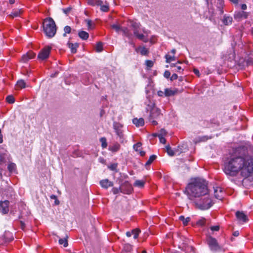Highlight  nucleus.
I'll use <instances>...</instances> for the list:
<instances>
[{
  "label": "nucleus",
  "instance_id": "f257e3e1",
  "mask_svg": "<svg viewBox=\"0 0 253 253\" xmlns=\"http://www.w3.org/2000/svg\"><path fill=\"white\" fill-rule=\"evenodd\" d=\"M240 149H237L224 162L223 171L230 176H235L240 171L245 177L249 176L253 172V157L249 155L242 154Z\"/></svg>",
  "mask_w": 253,
  "mask_h": 253
},
{
  "label": "nucleus",
  "instance_id": "f03ea898",
  "mask_svg": "<svg viewBox=\"0 0 253 253\" xmlns=\"http://www.w3.org/2000/svg\"><path fill=\"white\" fill-rule=\"evenodd\" d=\"M187 194L190 200L194 198L206 195L209 190L206 181L202 179L195 178L186 188Z\"/></svg>",
  "mask_w": 253,
  "mask_h": 253
},
{
  "label": "nucleus",
  "instance_id": "7ed1b4c3",
  "mask_svg": "<svg viewBox=\"0 0 253 253\" xmlns=\"http://www.w3.org/2000/svg\"><path fill=\"white\" fill-rule=\"evenodd\" d=\"M43 29L46 36L52 38L56 33V26L53 19L51 17L45 18L43 22Z\"/></svg>",
  "mask_w": 253,
  "mask_h": 253
},
{
  "label": "nucleus",
  "instance_id": "20e7f679",
  "mask_svg": "<svg viewBox=\"0 0 253 253\" xmlns=\"http://www.w3.org/2000/svg\"><path fill=\"white\" fill-rule=\"evenodd\" d=\"M206 242L211 251L218 252L222 251V247L219 245L217 240L211 236L207 237Z\"/></svg>",
  "mask_w": 253,
  "mask_h": 253
},
{
  "label": "nucleus",
  "instance_id": "39448f33",
  "mask_svg": "<svg viewBox=\"0 0 253 253\" xmlns=\"http://www.w3.org/2000/svg\"><path fill=\"white\" fill-rule=\"evenodd\" d=\"M204 198H202L200 200L196 203L198 207L203 210H208L213 205V203L208 195L204 196Z\"/></svg>",
  "mask_w": 253,
  "mask_h": 253
},
{
  "label": "nucleus",
  "instance_id": "423d86ee",
  "mask_svg": "<svg viewBox=\"0 0 253 253\" xmlns=\"http://www.w3.org/2000/svg\"><path fill=\"white\" fill-rule=\"evenodd\" d=\"M123 125L119 122H114L113 124V127L115 130L116 135L120 138L121 142L124 139V131L123 130Z\"/></svg>",
  "mask_w": 253,
  "mask_h": 253
},
{
  "label": "nucleus",
  "instance_id": "0eeeda50",
  "mask_svg": "<svg viewBox=\"0 0 253 253\" xmlns=\"http://www.w3.org/2000/svg\"><path fill=\"white\" fill-rule=\"evenodd\" d=\"M51 47L47 46L42 48L39 53L38 58L41 60H44L47 59L50 54Z\"/></svg>",
  "mask_w": 253,
  "mask_h": 253
},
{
  "label": "nucleus",
  "instance_id": "6e6552de",
  "mask_svg": "<svg viewBox=\"0 0 253 253\" xmlns=\"http://www.w3.org/2000/svg\"><path fill=\"white\" fill-rule=\"evenodd\" d=\"M122 188L121 193L126 194H129L132 191L131 185L128 181H125L121 185Z\"/></svg>",
  "mask_w": 253,
  "mask_h": 253
},
{
  "label": "nucleus",
  "instance_id": "1a4fd4ad",
  "mask_svg": "<svg viewBox=\"0 0 253 253\" xmlns=\"http://www.w3.org/2000/svg\"><path fill=\"white\" fill-rule=\"evenodd\" d=\"M213 189L215 198L220 200H222L224 195L223 189L220 187H213Z\"/></svg>",
  "mask_w": 253,
  "mask_h": 253
},
{
  "label": "nucleus",
  "instance_id": "9d476101",
  "mask_svg": "<svg viewBox=\"0 0 253 253\" xmlns=\"http://www.w3.org/2000/svg\"><path fill=\"white\" fill-rule=\"evenodd\" d=\"M161 114L160 110L157 108H153L150 113L149 116V121H151V120L157 119Z\"/></svg>",
  "mask_w": 253,
  "mask_h": 253
},
{
  "label": "nucleus",
  "instance_id": "9b49d317",
  "mask_svg": "<svg viewBox=\"0 0 253 253\" xmlns=\"http://www.w3.org/2000/svg\"><path fill=\"white\" fill-rule=\"evenodd\" d=\"M9 201L7 200L0 202V211L3 214H6L9 211Z\"/></svg>",
  "mask_w": 253,
  "mask_h": 253
},
{
  "label": "nucleus",
  "instance_id": "f8f14e48",
  "mask_svg": "<svg viewBox=\"0 0 253 253\" xmlns=\"http://www.w3.org/2000/svg\"><path fill=\"white\" fill-rule=\"evenodd\" d=\"M236 216L239 221L243 222H246L248 220L247 215L243 211H237L236 212Z\"/></svg>",
  "mask_w": 253,
  "mask_h": 253
},
{
  "label": "nucleus",
  "instance_id": "ddd939ff",
  "mask_svg": "<svg viewBox=\"0 0 253 253\" xmlns=\"http://www.w3.org/2000/svg\"><path fill=\"white\" fill-rule=\"evenodd\" d=\"M36 55V54L32 51H29L27 54H24L22 57V61L23 62H27L30 59L33 58Z\"/></svg>",
  "mask_w": 253,
  "mask_h": 253
},
{
  "label": "nucleus",
  "instance_id": "4468645a",
  "mask_svg": "<svg viewBox=\"0 0 253 253\" xmlns=\"http://www.w3.org/2000/svg\"><path fill=\"white\" fill-rule=\"evenodd\" d=\"M248 16V13L243 11L236 12L234 14V18L237 20H240L242 18L246 19Z\"/></svg>",
  "mask_w": 253,
  "mask_h": 253
},
{
  "label": "nucleus",
  "instance_id": "2eb2a0df",
  "mask_svg": "<svg viewBox=\"0 0 253 253\" xmlns=\"http://www.w3.org/2000/svg\"><path fill=\"white\" fill-rule=\"evenodd\" d=\"M100 184L102 187L107 189L109 187L113 186V183L110 181L108 179L102 180L100 181Z\"/></svg>",
  "mask_w": 253,
  "mask_h": 253
},
{
  "label": "nucleus",
  "instance_id": "dca6fc26",
  "mask_svg": "<svg viewBox=\"0 0 253 253\" xmlns=\"http://www.w3.org/2000/svg\"><path fill=\"white\" fill-rule=\"evenodd\" d=\"M132 123L137 127L143 126L144 125V119L142 118H134L132 120Z\"/></svg>",
  "mask_w": 253,
  "mask_h": 253
},
{
  "label": "nucleus",
  "instance_id": "f3484780",
  "mask_svg": "<svg viewBox=\"0 0 253 253\" xmlns=\"http://www.w3.org/2000/svg\"><path fill=\"white\" fill-rule=\"evenodd\" d=\"M135 49L137 52H140L142 55H146L149 53L148 50L145 47L139 46L135 48Z\"/></svg>",
  "mask_w": 253,
  "mask_h": 253
},
{
  "label": "nucleus",
  "instance_id": "a211bd4d",
  "mask_svg": "<svg viewBox=\"0 0 253 253\" xmlns=\"http://www.w3.org/2000/svg\"><path fill=\"white\" fill-rule=\"evenodd\" d=\"M3 238L6 242H9L13 240L11 233L8 231L5 232L3 235Z\"/></svg>",
  "mask_w": 253,
  "mask_h": 253
},
{
  "label": "nucleus",
  "instance_id": "6ab92c4d",
  "mask_svg": "<svg viewBox=\"0 0 253 253\" xmlns=\"http://www.w3.org/2000/svg\"><path fill=\"white\" fill-rule=\"evenodd\" d=\"M122 31L123 32L124 35L129 39L131 40L132 39V34L127 28H123Z\"/></svg>",
  "mask_w": 253,
  "mask_h": 253
},
{
  "label": "nucleus",
  "instance_id": "aec40b11",
  "mask_svg": "<svg viewBox=\"0 0 253 253\" xmlns=\"http://www.w3.org/2000/svg\"><path fill=\"white\" fill-rule=\"evenodd\" d=\"M120 148V145L118 143H115L113 145L109 146V150L113 152H116L119 151Z\"/></svg>",
  "mask_w": 253,
  "mask_h": 253
},
{
  "label": "nucleus",
  "instance_id": "412c9836",
  "mask_svg": "<svg viewBox=\"0 0 253 253\" xmlns=\"http://www.w3.org/2000/svg\"><path fill=\"white\" fill-rule=\"evenodd\" d=\"M87 2L89 4L94 6V5H101L103 2L101 0H87Z\"/></svg>",
  "mask_w": 253,
  "mask_h": 253
},
{
  "label": "nucleus",
  "instance_id": "4be33fe9",
  "mask_svg": "<svg viewBox=\"0 0 253 253\" xmlns=\"http://www.w3.org/2000/svg\"><path fill=\"white\" fill-rule=\"evenodd\" d=\"M78 35L79 37L83 40H87L89 37L88 34L84 31H80L78 33Z\"/></svg>",
  "mask_w": 253,
  "mask_h": 253
},
{
  "label": "nucleus",
  "instance_id": "5701e85b",
  "mask_svg": "<svg viewBox=\"0 0 253 253\" xmlns=\"http://www.w3.org/2000/svg\"><path fill=\"white\" fill-rule=\"evenodd\" d=\"M69 47L71 49V52L75 53L77 52V48L78 47L79 44L77 43L74 44L72 43H68Z\"/></svg>",
  "mask_w": 253,
  "mask_h": 253
},
{
  "label": "nucleus",
  "instance_id": "b1692460",
  "mask_svg": "<svg viewBox=\"0 0 253 253\" xmlns=\"http://www.w3.org/2000/svg\"><path fill=\"white\" fill-rule=\"evenodd\" d=\"M176 92V91L175 90H171L169 88H166L165 89L164 94L166 96H171L174 95Z\"/></svg>",
  "mask_w": 253,
  "mask_h": 253
},
{
  "label": "nucleus",
  "instance_id": "393cba45",
  "mask_svg": "<svg viewBox=\"0 0 253 253\" xmlns=\"http://www.w3.org/2000/svg\"><path fill=\"white\" fill-rule=\"evenodd\" d=\"M179 219L182 222L183 225L185 226L187 225L188 222L190 221V218L189 217L185 218L183 215L180 216Z\"/></svg>",
  "mask_w": 253,
  "mask_h": 253
},
{
  "label": "nucleus",
  "instance_id": "a878e982",
  "mask_svg": "<svg viewBox=\"0 0 253 253\" xmlns=\"http://www.w3.org/2000/svg\"><path fill=\"white\" fill-rule=\"evenodd\" d=\"M68 237V236L66 235V237L65 238H64L63 239H60L59 240V244L63 245L64 247H67L68 245V241H67Z\"/></svg>",
  "mask_w": 253,
  "mask_h": 253
},
{
  "label": "nucleus",
  "instance_id": "bb28decb",
  "mask_svg": "<svg viewBox=\"0 0 253 253\" xmlns=\"http://www.w3.org/2000/svg\"><path fill=\"white\" fill-rule=\"evenodd\" d=\"M232 21V18L231 17L224 16V18L223 19V22L225 25H229V24H231Z\"/></svg>",
  "mask_w": 253,
  "mask_h": 253
},
{
  "label": "nucleus",
  "instance_id": "cd10ccee",
  "mask_svg": "<svg viewBox=\"0 0 253 253\" xmlns=\"http://www.w3.org/2000/svg\"><path fill=\"white\" fill-rule=\"evenodd\" d=\"M166 62L167 63H170L172 61H175L176 60V57L174 55L170 56L169 54H166L165 55Z\"/></svg>",
  "mask_w": 253,
  "mask_h": 253
},
{
  "label": "nucleus",
  "instance_id": "c85d7f7f",
  "mask_svg": "<svg viewBox=\"0 0 253 253\" xmlns=\"http://www.w3.org/2000/svg\"><path fill=\"white\" fill-rule=\"evenodd\" d=\"M157 156L155 155H152L150 157L148 160L147 161V162L145 164V166H149L150 165L152 162L156 159Z\"/></svg>",
  "mask_w": 253,
  "mask_h": 253
},
{
  "label": "nucleus",
  "instance_id": "c756f323",
  "mask_svg": "<svg viewBox=\"0 0 253 253\" xmlns=\"http://www.w3.org/2000/svg\"><path fill=\"white\" fill-rule=\"evenodd\" d=\"M154 136H158L161 143L165 144L166 142L165 138L162 136V134L155 133L153 134Z\"/></svg>",
  "mask_w": 253,
  "mask_h": 253
},
{
  "label": "nucleus",
  "instance_id": "7c9ffc66",
  "mask_svg": "<svg viewBox=\"0 0 253 253\" xmlns=\"http://www.w3.org/2000/svg\"><path fill=\"white\" fill-rule=\"evenodd\" d=\"M16 166L14 163H11L8 164L7 169L10 172L14 171L16 169Z\"/></svg>",
  "mask_w": 253,
  "mask_h": 253
},
{
  "label": "nucleus",
  "instance_id": "2f4dec72",
  "mask_svg": "<svg viewBox=\"0 0 253 253\" xmlns=\"http://www.w3.org/2000/svg\"><path fill=\"white\" fill-rule=\"evenodd\" d=\"M16 85L18 87L23 88L25 87L26 83L24 80H20L17 81Z\"/></svg>",
  "mask_w": 253,
  "mask_h": 253
},
{
  "label": "nucleus",
  "instance_id": "473e14b6",
  "mask_svg": "<svg viewBox=\"0 0 253 253\" xmlns=\"http://www.w3.org/2000/svg\"><path fill=\"white\" fill-rule=\"evenodd\" d=\"M100 142L101 143V146L103 148H106L107 147V143L105 137H101L100 139Z\"/></svg>",
  "mask_w": 253,
  "mask_h": 253
},
{
  "label": "nucleus",
  "instance_id": "72a5a7b5",
  "mask_svg": "<svg viewBox=\"0 0 253 253\" xmlns=\"http://www.w3.org/2000/svg\"><path fill=\"white\" fill-rule=\"evenodd\" d=\"M96 51L98 52H101L103 50V44L101 42H98L95 46Z\"/></svg>",
  "mask_w": 253,
  "mask_h": 253
},
{
  "label": "nucleus",
  "instance_id": "f704fd0d",
  "mask_svg": "<svg viewBox=\"0 0 253 253\" xmlns=\"http://www.w3.org/2000/svg\"><path fill=\"white\" fill-rule=\"evenodd\" d=\"M166 151L168 155L170 156H173L174 155V152L171 149V147L168 145L166 147Z\"/></svg>",
  "mask_w": 253,
  "mask_h": 253
},
{
  "label": "nucleus",
  "instance_id": "c9c22d12",
  "mask_svg": "<svg viewBox=\"0 0 253 253\" xmlns=\"http://www.w3.org/2000/svg\"><path fill=\"white\" fill-rule=\"evenodd\" d=\"M21 13L20 10H16L11 12L9 16L12 18L18 16Z\"/></svg>",
  "mask_w": 253,
  "mask_h": 253
},
{
  "label": "nucleus",
  "instance_id": "e433bc0d",
  "mask_svg": "<svg viewBox=\"0 0 253 253\" xmlns=\"http://www.w3.org/2000/svg\"><path fill=\"white\" fill-rule=\"evenodd\" d=\"M140 232V230L136 228L132 230V234L134 235L133 238L136 239L138 238L139 233Z\"/></svg>",
  "mask_w": 253,
  "mask_h": 253
},
{
  "label": "nucleus",
  "instance_id": "4c0bfd02",
  "mask_svg": "<svg viewBox=\"0 0 253 253\" xmlns=\"http://www.w3.org/2000/svg\"><path fill=\"white\" fill-rule=\"evenodd\" d=\"M144 181H143V180H137L135 181L134 185L135 186H137L139 187H143L144 186Z\"/></svg>",
  "mask_w": 253,
  "mask_h": 253
},
{
  "label": "nucleus",
  "instance_id": "58836bf2",
  "mask_svg": "<svg viewBox=\"0 0 253 253\" xmlns=\"http://www.w3.org/2000/svg\"><path fill=\"white\" fill-rule=\"evenodd\" d=\"M205 223L206 219L205 218L202 217L201 219H200L197 221L196 224L199 226H203L205 225Z\"/></svg>",
  "mask_w": 253,
  "mask_h": 253
},
{
  "label": "nucleus",
  "instance_id": "ea45409f",
  "mask_svg": "<svg viewBox=\"0 0 253 253\" xmlns=\"http://www.w3.org/2000/svg\"><path fill=\"white\" fill-rule=\"evenodd\" d=\"M6 101L10 104H12L15 102V99L12 95H8L6 98Z\"/></svg>",
  "mask_w": 253,
  "mask_h": 253
},
{
  "label": "nucleus",
  "instance_id": "a19ab883",
  "mask_svg": "<svg viewBox=\"0 0 253 253\" xmlns=\"http://www.w3.org/2000/svg\"><path fill=\"white\" fill-rule=\"evenodd\" d=\"M64 33L63 34V36H66V34H69L71 32V28L69 26H66L64 28Z\"/></svg>",
  "mask_w": 253,
  "mask_h": 253
},
{
  "label": "nucleus",
  "instance_id": "79ce46f5",
  "mask_svg": "<svg viewBox=\"0 0 253 253\" xmlns=\"http://www.w3.org/2000/svg\"><path fill=\"white\" fill-rule=\"evenodd\" d=\"M100 10L103 12H107L109 10V5L108 4H105L102 5V4L100 5Z\"/></svg>",
  "mask_w": 253,
  "mask_h": 253
},
{
  "label": "nucleus",
  "instance_id": "37998d69",
  "mask_svg": "<svg viewBox=\"0 0 253 253\" xmlns=\"http://www.w3.org/2000/svg\"><path fill=\"white\" fill-rule=\"evenodd\" d=\"M111 27L112 29H114L117 32H118L120 30L122 31V29H123V28L121 27L120 26H119L118 24L112 25Z\"/></svg>",
  "mask_w": 253,
  "mask_h": 253
},
{
  "label": "nucleus",
  "instance_id": "c03bdc74",
  "mask_svg": "<svg viewBox=\"0 0 253 253\" xmlns=\"http://www.w3.org/2000/svg\"><path fill=\"white\" fill-rule=\"evenodd\" d=\"M112 191L114 194H117L121 192L122 188H121V186L119 188L114 187L112 188Z\"/></svg>",
  "mask_w": 253,
  "mask_h": 253
},
{
  "label": "nucleus",
  "instance_id": "a18cd8bd",
  "mask_svg": "<svg viewBox=\"0 0 253 253\" xmlns=\"http://www.w3.org/2000/svg\"><path fill=\"white\" fill-rule=\"evenodd\" d=\"M136 37L140 40H142L144 42H148V40L147 39H145V36L143 34H138V35H137V36H136Z\"/></svg>",
  "mask_w": 253,
  "mask_h": 253
},
{
  "label": "nucleus",
  "instance_id": "49530a36",
  "mask_svg": "<svg viewBox=\"0 0 253 253\" xmlns=\"http://www.w3.org/2000/svg\"><path fill=\"white\" fill-rule=\"evenodd\" d=\"M141 146H142L141 143L138 142L133 145V149L136 151H139Z\"/></svg>",
  "mask_w": 253,
  "mask_h": 253
},
{
  "label": "nucleus",
  "instance_id": "de8ad7c7",
  "mask_svg": "<svg viewBox=\"0 0 253 253\" xmlns=\"http://www.w3.org/2000/svg\"><path fill=\"white\" fill-rule=\"evenodd\" d=\"M85 21L87 23L88 29L91 30L93 28V27H92V23L91 20L89 19H86L85 20Z\"/></svg>",
  "mask_w": 253,
  "mask_h": 253
},
{
  "label": "nucleus",
  "instance_id": "09e8293b",
  "mask_svg": "<svg viewBox=\"0 0 253 253\" xmlns=\"http://www.w3.org/2000/svg\"><path fill=\"white\" fill-rule=\"evenodd\" d=\"M139 25L140 24L136 22H131V26L133 28V29H138L139 28Z\"/></svg>",
  "mask_w": 253,
  "mask_h": 253
},
{
  "label": "nucleus",
  "instance_id": "8fccbe9b",
  "mask_svg": "<svg viewBox=\"0 0 253 253\" xmlns=\"http://www.w3.org/2000/svg\"><path fill=\"white\" fill-rule=\"evenodd\" d=\"M117 168V164H111L110 166H108V168L112 170H116Z\"/></svg>",
  "mask_w": 253,
  "mask_h": 253
},
{
  "label": "nucleus",
  "instance_id": "3c124183",
  "mask_svg": "<svg viewBox=\"0 0 253 253\" xmlns=\"http://www.w3.org/2000/svg\"><path fill=\"white\" fill-rule=\"evenodd\" d=\"M153 62L151 60H146V65L148 67L151 68L153 66Z\"/></svg>",
  "mask_w": 253,
  "mask_h": 253
},
{
  "label": "nucleus",
  "instance_id": "603ef678",
  "mask_svg": "<svg viewBox=\"0 0 253 253\" xmlns=\"http://www.w3.org/2000/svg\"><path fill=\"white\" fill-rule=\"evenodd\" d=\"M164 76L167 79L169 78L170 76V72L168 70L166 71L164 73Z\"/></svg>",
  "mask_w": 253,
  "mask_h": 253
},
{
  "label": "nucleus",
  "instance_id": "864d4df0",
  "mask_svg": "<svg viewBox=\"0 0 253 253\" xmlns=\"http://www.w3.org/2000/svg\"><path fill=\"white\" fill-rule=\"evenodd\" d=\"M211 230H212L213 231H217L219 230V226L218 225L213 226L211 227Z\"/></svg>",
  "mask_w": 253,
  "mask_h": 253
},
{
  "label": "nucleus",
  "instance_id": "5fc2aeb1",
  "mask_svg": "<svg viewBox=\"0 0 253 253\" xmlns=\"http://www.w3.org/2000/svg\"><path fill=\"white\" fill-rule=\"evenodd\" d=\"M178 78V76L176 74H173L172 75V76L170 78V80L171 81H173L175 80H176Z\"/></svg>",
  "mask_w": 253,
  "mask_h": 253
},
{
  "label": "nucleus",
  "instance_id": "6e6d98bb",
  "mask_svg": "<svg viewBox=\"0 0 253 253\" xmlns=\"http://www.w3.org/2000/svg\"><path fill=\"white\" fill-rule=\"evenodd\" d=\"M71 10V8L69 7L67 8L63 9V11L65 14H68Z\"/></svg>",
  "mask_w": 253,
  "mask_h": 253
},
{
  "label": "nucleus",
  "instance_id": "4d7b16f0",
  "mask_svg": "<svg viewBox=\"0 0 253 253\" xmlns=\"http://www.w3.org/2000/svg\"><path fill=\"white\" fill-rule=\"evenodd\" d=\"M133 34L136 37L138 35V29H133Z\"/></svg>",
  "mask_w": 253,
  "mask_h": 253
},
{
  "label": "nucleus",
  "instance_id": "13d9d810",
  "mask_svg": "<svg viewBox=\"0 0 253 253\" xmlns=\"http://www.w3.org/2000/svg\"><path fill=\"white\" fill-rule=\"evenodd\" d=\"M194 73L197 75V76H200V72H199V71L197 69H194Z\"/></svg>",
  "mask_w": 253,
  "mask_h": 253
},
{
  "label": "nucleus",
  "instance_id": "bf43d9fd",
  "mask_svg": "<svg viewBox=\"0 0 253 253\" xmlns=\"http://www.w3.org/2000/svg\"><path fill=\"white\" fill-rule=\"evenodd\" d=\"M152 124L154 126H156L158 124L157 122L155 120V119H153V120H151V121H150Z\"/></svg>",
  "mask_w": 253,
  "mask_h": 253
},
{
  "label": "nucleus",
  "instance_id": "052dcab7",
  "mask_svg": "<svg viewBox=\"0 0 253 253\" xmlns=\"http://www.w3.org/2000/svg\"><path fill=\"white\" fill-rule=\"evenodd\" d=\"M20 226H21V228L23 230H24V229L25 227V223L22 221H20Z\"/></svg>",
  "mask_w": 253,
  "mask_h": 253
},
{
  "label": "nucleus",
  "instance_id": "680f3d73",
  "mask_svg": "<svg viewBox=\"0 0 253 253\" xmlns=\"http://www.w3.org/2000/svg\"><path fill=\"white\" fill-rule=\"evenodd\" d=\"M233 235L235 236V237H237L239 235V232L238 231H234L233 233Z\"/></svg>",
  "mask_w": 253,
  "mask_h": 253
},
{
  "label": "nucleus",
  "instance_id": "e2e57ef3",
  "mask_svg": "<svg viewBox=\"0 0 253 253\" xmlns=\"http://www.w3.org/2000/svg\"><path fill=\"white\" fill-rule=\"evenodd\" d=\"M247 8V5L246 4H242L241 5V8L243 10H246Z\"/></svg>",
  "mask_w": 253,
  "mask_h": 253
},
{
  "label": "nucleus",
  "instance_id": "0e129e2a",
  "mask_svg": "<svg viewBox=\"0 0 253 253\" xmlns=\"http://www.w3.org/2000/svg\"><path fill=\"white\" fill-rule=\"evenodd\" d=\"M164 94V92L163 91H159L158 92V94L160 96H162Z\"/></svg>",
  "mask_w": 253,
  "mask_h": 253
},
{
  "label": "nucleus",
  "instance_id": "69168bd1",
  "mask_svg": "<svg viewBox=\"0 0 253 253\" xmlns=\"http://www.w3.org/2000/svg\"><path fill=\"white\" fill-rule=\"evenodd\" d=\"M132 235V231L131 232H127L126 233V235L128 237H130Z\"/></svg>",
  "mask_w": 253,
  "mask_h": 253
},
{
  "label": "nucleus",
  "instance_id": "338daca9",
  "mask_svg": "<svg viewBox=\"0 0 253 253\" xmlns=\"http://www.w3.org/2000/svg\"><path fill=\"white\" fill-rule=\"evenodd\" d=\"M129 43L130 45H131L133 47H135V43L132 42V41H130L129 42Z\"/></svg>",
  "mask_w": 253,
  "mask_h": 253
},
{
  "label": "nucleus",
  "instance_id": "774afa93",
  "mask_svg": "<svg viewBox=\"0 0 253 253\" xmlns=\"http://www.w3.org/2000/svg\"><path fill=\"white\" fill-rule=\"evenodd\" d=\"M99 162L103 164L105 163V160L103 158H100L99 159Z\"/></svg>",
  "mask_w": 253,
  "mask_h": 253
}]
</instances>
